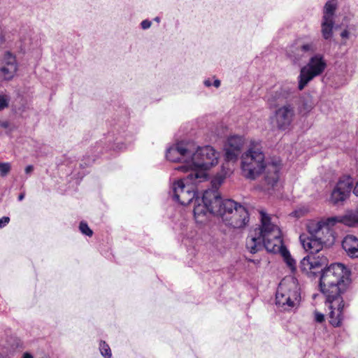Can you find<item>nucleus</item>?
Listing matches in <instances>:
<instances>
[{
  "label": "nucleus",
  "mask_w": 358,
  "mask_h": 358,
  "mask_svg": "<svg viewBox=\"0 0 358 358\" xmlns=\"http://www.w3.org/2000/svg\"><path fill=\"white\" fill-rule=\"evenodd\" d=\"M320 288L330 310L329 322L339 327L343 320L345 303L342 297L350 283V271L341 263L332 264L320 272Z\"/></svg>",
  "instance_id": "obj_1"
},
{
  "label": "nucleus",
  "mask_w": 358,
  "mask_h": 358,
  "mask_svg": "<svg viewBox=\"0 0 358 358\" xmlns=\"http://www.w3.org/2000/svg\"><path fill=\"white\" fill-rule=\"evenodd\" d=\"M264 159L260 142L251 141L248 150L241 157V171L243 176L250 180H255L264 171V184L269 189L277 184L280 169L275 163L266 165Z\"/></svg>",
  "instance_id": "obj_2"
},
{
  "label": "nucleus",
  "mask_w": 358,
  "mask_h": 358,
  "mask_svg": "<svg viewBox=\"0 0 358 358\" xmlns=\"http://www.w3.org/2000/svg\"><path fill=\"white\" fill-rule=\"evenodd\" d=\"M261 227L259 229V236L248 238L246 248L252 254H255L264 247L267 251L278 250L280 244V229L271 222V218L267 213L261 211Z\"/></svg>",
  "instance_id": "obj_3"
},
{
  "label": "nucleus",
  "mask_w": 358,
  "mask_h": 358,
  "mask_svg": "<svg viewBox=\"0 0 358 358\" xmlns=\"http://www.w3.org/2000/svg\"><path fill=\"white\" fill-rule=\"evenodd\" d=\"M225 224L234 229L244 227L249 222L247 209L232 199H221L219 208L215 210Z\"/></svg>",
  "instance_id": "obj_4"
},
{
  "label": "nucleus",
  "mask_w": 358,
  "mask_h": 358,
  "mask_svg": "<svg viewBox=\"0 0 358 358\" xmlns=\"http://www.w3.org/2000/svg\"><path fill=\"white\" fill-rule=\"evenodd\" d=\"M301 299L299 289L294 280H282L275 293V304L285 310L294 308Z\"/></svg>",
  "instance_id": "obj_5"
},
{
  "label": "nucleus",
  "mask_w": 358,
  "mask_h": 358,
  "mask_svg": "<svg viewBox=\"0 0 358 358\" xmlns=\"http://www.w3.org/2000/svg\"><path fill=\"white\" fill-rule=\"evenodd\" d=\"M219 153L210 145L197 148L194 151L192 148V155L190 157L189 169L192 170L206 171L218 162Z\"/></svg>",
  "instance_id": "obj_6"
},
{
  "label": "nucleus",
  "mask_w": 358,
  "mask_h": 358,
  "mask_svg": "<svg viewBox=\"0 0 358 358\" xmlns=\"http://www.w3.org/2000/svg\"><path fill=\"white\" fill-rule=\"evenodd\" d=\"M221 196L213 191H204L201 199L196 197L194 200V215L197 222L199 217L204 216L207 212L217 216L218 213L215 210L220 207Z\"/></svg>",
  "instance_id": "obj_7"
},
{
  "label": "nucleus",
  "mask_w": 358,
  "mask_h": 358,
  "mask_svg": "<svg viewBox=\"0 0 358 358\" xmlns=\"http://www.w3.org/2000/svg\"><path fill=\"white\" fill-rule=\"evenodd\" d=\"M327 67L323 55L316 54L311 57L306 66L301 68L299 76V89L302 90L315 77L321 75Z\"/></svg>",
  "instance_id": "obj_8"
},
{
  "label": "nucleus",
  "mask_w": 358,
  "mask_h": 358,
  "mask_svg": "<svg viewBox=\"0 0 358 358\" xmlns=\"http://www.w3.org/2000/svg\"><path fill=\"white\" fill-rule=\"evenodd\" d=\"M208 180V175L203 171L192 170L188 175L180 180L175 181L171 186L172 196L175 201H178L180 195H182L193 185H197Z\"/></svg>",
  "instance_id": "obj_9"
},
{
  "label": "nucleus",
  "mask_w": 358,
  "mask_h": 358,
  "mask_svg": "<svg viewBox=\"0 0 358 358\" xmlns=\"http://www.w3.org/2000/svg\"><path fill=\"white\" fill-rule=\"evenodd\" d=\"M192 147V144L189 142L181 141L177 143L166 150V157L171 162H185L189 166Z\"/></svg>",
  "instance_id": "obj_10"
},
{
  "label": "nucleus",
  "mask_w": 358,
  "mask_h": 358,
  "mask_svg": "<svg viewBox=\"0 0 358 358\" xmlns=\"http://www.w3.org/2000/svg\"><path fill=\"white\" fill-rule=\"evenodd\" d=\"M294 117V107L287 103L275 110L273 121L279 130L285 131L290 127Z\"/></svg>",
  "instance_id": "obj_11"
},
{
  "label": "nucleus",
  "mask_w": 358,
  "mask_h": 358,
  "mask_svg": "<svg viewBox=\"0 0 358 358\" xmlns=\"http://www.w3.org/2000/svg\"><path fill=\"white\" fill-rule=\"evenodd\" d=\"M336 10V3L331 1H327L324 6L321 32L325 40L331 39L333 36Z\"/></svg>",
  "instance_id": "obj_12"
},
{
  "label": "nucleus",
  "mask_w": 358,
  "mask_h": 358,
  "mask_svg": "<svg viewBox=\"0 0 358 358\" xmlns=\"http://www.w3.org/2000/svg\"><path fill=\"white\" fill-rule=\"evenodd\" d=\"M353 180L350 176L341 178L331 195V201L334 204H339L344 201L350 195L352 189Z\"/></svg>",
  "instance_id": "obj_13"
},
{
  "label": "nucleus",
  "mask_w": 358,
  "mask_h": 358,
  "mask_svg": "<svg viewBox=\"0 0 358 358\" xmlns=\"http://www.w3.org/2000/svg\"><path fill=\"white\" fill-rule=\"evenodd\" d=\"M243 145V140L241 136H230L224 146L225 159L228 162L236 161L238 159Z\"/></svg>",
  "instance_id": "obj_14"
},
{
  "label": "nucleus",
  "mask_w": 358,
  "mask_h": 358,
  "mask_svg": "<svg viewBox=\"0 0 358 358\" xmlns=\"http://www.w3.org/2000/svg\"><path fill=\"white\" fill-rule=\"evenodd\" d=\"M289 97V90L281 87H275L266 94V99L270 107H277Z\"/></svg>",
  "instance_id": "obj_15"
},
{
  "label": "nucleus",
  "mask_w": 358,
  "mask_h": 358,
  "mask_svg": "<svg viewBox=\"0 0 358 358\" xmlns=\"http://www.w3.org/2000/svg\"><path fill=\"white\" fill-rule=\"evenodd\" d=\"M299 239L304 250L309 252L310 255L322 251L325 246L324 243L318 237L308 236L303 234L299 236Z\"/></svg>",
  "instance_id": "obj_16"
},
{
  "label": "nucleus",
  "mask_w": 358,
  "mask_h": 358,
  "mask_svg": "<svg viewBox=\"0 0 358 358\" xmlns=\"http://www.w3.org/2000/svg\"><path fill=\"white\" fill-rule=\"evenodd\" d=\"M335 224V222H329V218H327L321 228L320 234L317 237L324 243L325 247L329 246L334 243L335 233L332 227Z\"/></svg>",
  "instance_id": "obj_17"
},
{
  "label": "nucleus",
  "mask_w": 358,
  "mask_h": 358,
  "mask_svg": "<svg viewBox=\"0 0 358 358\" xmlns=\"http://www.w3.org/2000/svg\"><path fill=\"white\" fill-rule=\"evenodd\" d=\"M342 247L351 258L358 257V238L355 236H346L342 241Z\"/></svg>",
  "instance_id": "obj_18"
},
{
  "label": "nucleus",
  "mask_w": 358,
  "mask_h": 358,
  "mask_svg": "<svg viewBox=\"0 0 358 358\" xmlns=\"http://www.w3.org/2000/svg\"><path fill=\"white\" fill-rule=\"evenodd\" d=\"M329 222H333L335 223L340 222L349 227H355L358 224V211H350L348 212L344 215L329 217Z\"/></svg>",
  "instance_id": "obj_19"
},
{
  "label": "nucleus",
  "mask_w": 358,
  "mask_h": 358,
  "mask_svg": "<svg viewBox=\"0 0 358 358\" xmlns=\"http://www.w3.org/2000/svg\"><path fill=\"white\" fill-rule=\"evenodd\" d=\"M106 138L107 142L110 143L107 148L120 150L126 148V143L123 141V139L126 140L125 135L119 134L117 136L114 138L113 135L108 134Z\"/></svg>",
  "instance_id": "obj_20"
},
{
  "label": "nucleus",
  "mask_w": 358,
  "mask_h": 358,
  "mask_svg": "<svg viewBox=\"0 0 358 358\" xmlns=\"http://www.w3.org/2000/svg\"><path fill=\"white\" fill-rule=\"evenodd\" d=\"M310 256L312 261H313V265L315 266V270L320 269V272H322V269H324L323 267L327 266L329 263L325 252L322 250L317 253L310 255ZM317 273H320V271H317Z\"/></svg>",
  "instance_id": "obj_21"
},
{
  "label": "nucleus",
  "mask_w": 358,
  "mask_h": 358,
  "mask_svg": "<svg viewBox=\"0 0 358 358\" xmlns=\"http://www.w3.org/2000/svg\"><path fill=\"white\" fill-rule=\"evenodd\" d=\"M300 268L310 277H315L317 273L313 265L310 255L303 257L301 261Z\"/></svg>",
  "instance_id": "obj_22"
},
{
  "label": "nucleus",
  "mask_w": 358,
  "mask_h": 358,
  "mask_svg": "<svg viewBox=\"0 0 358 358\" xmlns=\"http://www.w3.org/2000/svg\"><path fill=\"white\" fill-rule=\"evenodd\" d=\"M196 185H193L190 187H187L186 192L180 195V199L177 201L182 206H186L190 203L193 200L197 197L196 196V191L195 190V186Z\"/></svg>",
  "instance_id": "obj_23"
},
{
  "label": "nucleus",
  "mask_w": 358,
  "mask_h": 358,
  "mask_svg": "<svg viewBox=\"0 0 358 358\" xmlns=\"http://www.w3.org/2000/svg\"><path fill=\"white\" fill-rule=\"evenodd\" d=\"M300 50L301 47L298 46L292 48V49L288 51V57L293 61L294 63H299L303 59V57L307 56L305 53L301 52Z\"/></svg>",
  "instance_id": "obj_24"
},
{
  "label": "nucleus",
  "mask_w": 358,
  "mask_h": 358,
  "mask_svg": "<svg viewBox=\"0 0 358 358\" xmlns=\"http://www.w3.org/2000/svg\"><path fill=\"white\" fill-rule=\"evenodd\" d=\"M324 222V221H320V222H310L308 225V231L309 233L308 236L317 237L320 234L321 228H322Z\"/></svg>",
  "instance_id": "obj_25"
},
{
  "label": "nucleus",
  "mask_w": 358,
  "mask_h": 358,
  "mask_svg": "<svg viewBox=\"0 0 358 358\" xmlns=\"http://www.w3.org/2000/svg\"><path fill=\"white\" fill-rule=\"evenodd\" d=\"M224 180V177L222 175L215 176L210 182L212 188L206 189L205 191H213L220 196V193L218 192V188L223 183Z\"/></svg>",
  "instance_id": "obj_26"
},
{
  "label": "nucleus",
  "mask_w": 358,
  "mask_h": 358,
  "mask_svg": "<svg viewBox=\"0 0 358 358\" xmlns=\"http://www.w3.org/2000/svg\"><path fill=\"white\" fill-rule=\"evenodd\" d=\"M313 108V103L310 98H302L300 101L299 109L300 113H307Z\"/></svg>",
  "instance_id": "obj_27"
},
{
  "label": "nucleus",
  "mask_w": 358,
  "mask_h": 358,
  "mask_svg": "<svg viewBox=\"0 0 358 358\" xmlns=\"http://www.w3.org/2000/svg\"><path fill=\"white\" fill-rule=\"evenodd\" d=\"M6 80H10L17 71V67L14 66H3L0 69Z\"/></svg>",
  "instance_id": "obj_28"
},
{
  "label": "nucleus",
  "mask_w": 358,
  "mask_h": 358,
  "mask_svg": "<svg viewBox=\"0 0 358 358\" xmlns=\"http://www.w3.org/2000/svg\"><path fill=\"white\" fill-rule=\"evenodd\" d=\"M99 350H100L101 355L104 358H111L112 352H111L110 348L104 341H100Z\"/></svg>",
  "instance_id": "obj_29"
},
{
  "label": "nucleus",
  "mask_w": 358,
  "mask_h": 358,
  "mask_svg": "<svg viewBox=\"0 0 358 358\" xmlns=\"http://www.w3.org/2000/svg\"><path fill=\"white\" fill-rule=\"evenodd\" d=\"M299 46L301 47L300 51L305 53L307 56L314 53L317 50L316 45L313 42L304 43Z\"/></svg>",
  "instance_id": "obj_30"
},
{
  "label": "nucleus",
  "mask_w": 358,
  "mask_h": 358,
  "mask_svg": "<svg viewBox=\"0 0 358 358\" xmlns=\"http://www.w3.org/2000/svg\"><path fill=\"white\" fill-rule=\"evenodd\" d=\"M3 62L5 64L4 66H14L15 67H17L15 56L9 51L5 52Z\"/></svg>",
  "instance_id": "obj_31"
},
{
  "label": "nucleus",
  "mask_w": 358,
  "mask_h": 358,
  "mask_svg": "<svg viewBox=\"0 0 358 358\" xmlns=\"http://www.w3.org/2000/svg\"><path fill=\"white\" fill-rule=\"evenodd\" d=\"M79 229L82 234L87 236L90 237L93 234L92 230L89 227L88 224L84 221L80 222Z\"/></svg>",
  "instance_id": "obj_32"
},
{
  "label": "nucleus",
  "mask_w": 358,
  "mask_h": 358,
  "mask_svg": "<svg viewBox=\"0 0 358 358\" xmlns=\"http://www.w3.org/2000/svg\"><path fill=\"white\" fill-rule=\"evenodd\" d=\"M278 248H278V250H276L275 251H268V252H273V253H276L278 252H280L284 259L285 258H287V257L291 255L289 252V250L283 245L282 240L281 237H280V244Z\"/></svg>",
  "instance_id": "obj_33"
},
{
  "label": "nucleus",
  "mask_w": 358,
  "mask_h": 358,
  "mask_svg": "<svg viewBox=\"0 0 358 358\" xmlns=\"http://www.w3.org/2000/svg\"><path fill=\"white\" fill-rule=\"evenodd\" d=\"M11 166L8 162H0V175L2 177L6 176L10 171Z\"/></svg>",
  "instance_id": "obj_34"
},
{
  "label": "nucleus",
  "mask_w": 358,
  "mask_h": 358,
  "mask_svg": "<svg viewBox=\"0 0 358 358\" xmlns=\"http://www.w3.org/2000/svg\"><path fill=\"white\" fill-rule=\"evenodd\" d=\"M10 97L8 95H0V111L8 107Z\"/></svg>",
  "instance_id": "obj_35"
},
{
  "label": "nucleus",
  "mask_w": 358,
  "mask_h": 358,
  "mask_svg": "<svg viewBox=\"0 0 358 358\" xmlns=\"http://www.w3.org/2000/svg\"><path fill=\"white\" fill-rule=\"evenodd\" d=\"M285 262H286L287 265L292 269V270H294L295 269V265H296V262L295 260L291 257V255H289V257H287V258H285Z\"/></svg>",
  "instance_id": "obj_36"
},
{
  "label": "nucleus",
  "mask_w": 358,
  "mask_h": 358,
  "mask_svg": "<svg viewBox=\"0 0 358 358\" xmlns=\"http://www.w3.org/2000/svg\"><path fill=\"white\" fill-rule=\"evenodd\" d=\"M152 26V21L146 19L141 22V27L143 30L148 29Z\"/></svg>",
  "instance_id": "obj_37"
},
{
  "label": "nucleus",
  "mask_w": 358,
  "mask_h": 358,
  "mask_svg": "<svg viewBox=\"0 0 358 358\" xmlns=\"http://www.w3.org/2000/svg\"><path fill=\"white\" fill-rule=\"evenodd\" d=\"M315 320L318 323H322L324 321V314L315 311Z\"/></svg>",
  "instance_id": "obj_38"
},
{
  "label": "nucleus",
  "mask_w": 358,
  "mask_h": 358,
  "mask_svg": "<svg viewBox=\"0 0 358 358\" xmlns=\"http://www.w3.org/2000/svg\"><path fill=\"white\" fill-rule=\"evenodd\" d=\"M10 221V218L8 217H3L0 219V228H3L5 227Z\"/></svg>",
  "instance_id": "obj_39"
},
{
  "label": "nucleus",
  "mask_w": 358,
  "mask_h": 358,
  "mask_svg": "<svg viewBox=\"0 0 358 358\" xmlns=\"http://www.w3.org/2000/svg\"><path fill=\"white\" fill-rule=\"evenodd\" d=\"M10 124L9 122V121L8 120H5V121H1L0 120V127L3 128V129H8L9 128Z\"/></svg>",
  "instance_id": "obj_40"
},
{
  "label": "nucleus",
  "mask_w": 358,
  "mask_h": 358,
  "mask_svg": "<svg viewBox=\"0 0 358 358\" xmlns=\"http://www.w3.org/2000/svg\"><path fill=\"white\" fill-rule=\"evenodd\" d=\"M341 36L343 38H348V36H349V31H348L347 29L343 30V31L341 33Z\"/></svg>",
  "instance_id": "obj_41"
},
{
  "label": "nucleus",
  "mask_w": 358,
  "mask_h": 358,
  "mask_svg": "<svg viewBox=\"0 0 358 358\" xmlns=\"http://www.w3.org/2000/svg\"><path fill=\"white\" fill-rule=\"evenodd\" d=\"M212 84H213V83H212V82H211V80H210V78L206 79V80L203 81V85H204L206 87H209L212 86Z\"/></svg>",
  "instance_id": "obj_42"
},
{
  "label": "nucleus",
  "mask_w": 358,
  "mask_h": 358,
  "mask_svg": "<svg viewBox=\"0 0 358 358\" xmlns=\"http://www.w3.org/2000/svg\"><path fill=\"white\" fill-rule=\"evenodd\" d=\"M34 170V166L32 165H28L25 168V173H30Z\"/></svg>",
  "instance_id": "obj_43"
},
{
  "label": "nucleus",
  "mask_w": 358,
  "mask_h": 358,
  "mask_svg": "<svg viewBox=\"0 0 358 358\" xmlns=\"http://www.w3.org/2000/svg\"><path fill=\"white\" fill-rule=\"evenodd\" d=\"M221 85V82L218 79H215L214 82L213 83L212 85H213L215 87L218 88Z\"/></svg>",
  "instance_id": "obj_44"
},
{
  "label": "nucleus",
  "mask_w": 358,
  "mask_h": 358,
  "mask_svg": "<svg viewBox=\"0 0 358 358\" xmlns=\"http://www.w3.org/2000/svg\"><path fill=\"white\" fill-rule=\"evenodd\" d=\"M22 358H34L33 355L28 352H24Z\"/></svg>",
  "instance_id": "obj_45"
},
{
  "label": "nucleus",
  "mask_w": 358,
  "mask_h": 358,
  "mask_svg": "<svg viewBox=\"0 0 358 358\" xmlns=\"http://www.w3.org/2000/svg\"><path fill=\"white\" fill-rule=\"evenodd\" d=\"M24 193H21L19 196H18V201H21L24 199Z\"/></svg>",
  "instance_id": "obj_46"
},
{
  "label": "nucleus",
  "mask_w": 358,
  "mask_h": 358,
  "mask_svg": "<svg viewBox=\"0 0 358 358\" xmlns=\"http://www.w3.org/2000/svg\"><path fill=\"white\" fill-rule=\"evenodd\" d=\"M0 358H10V357L7 355H3L2 353H0Z\"/></svg>",
  "instance_id": "obj_47"
},
{
  "label": "nucleus",
  "mask_w": 358,
  "mask_h": 358,
  "mask_svg": "<svg viewBox=\"0 0 358 358\" xmlns=\"http://www.w3.org/2000/svg\"><path fill=\"white\" fill-rule=\"evenodd\" d=\"M154 20L157 22H160V17H155L154 18Z\"/></svg>",
  "instance_id": "obj_48"
},
{
  "label": "nucleus",
  "mask_w": 358,
  "mask_h": 358,
  "mask_svg": "<svg viewBox=\"0 0 358 358\" xmlns=\"http://www.w3.org/2000/svg\"><path fill=\"white\" fill-rule=\"evenodd\" d=\"M179 169H185V166H180Z\"/></svg>",
  "instance_id": "obj_49"
},
{
  "label": "nucleus",
  "mask_w": 358,
  "mask_h": 358,
  "mask_svg": "<svg viewBox=\"0 0 358 358\" xmlns=\"http://www.w3.org/2000/svg\"><path fill=\"white\" fill-rule=\"evenodd\" d=\"M46 358H48V357H46Z\"/></svg>",
  "instance_id": "obj_50"
}]
</instances>
